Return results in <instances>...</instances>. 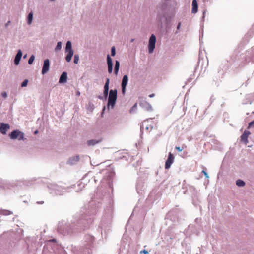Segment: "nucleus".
<instances>
[{
	"label": "nucleus",
	"instance_id": "obj_1",
	"mask_svg": "<svg viewBox=\"0 0 254 254\" xmlns=\"http://www.w3.org/2000/svg\"><path fill=\"white\" fill-rule=\"evenodd\" d=\"M117 91L116 90H111L109 92L108 105L114 107L117 100Z\"/></svg>",
	"mask_w": 254,
	"mask_h": 254
},
{
	"label": "nucleus",
	"instance_id": "obj_2",
	"mask_svg": "<svg viewBox=\"0 0 254 254\" xmlns=\"http://www.w3.org/2000/svg\"><path fill=\"white\" fill-rule=\"evenodd\" d=\"M65 52L67 53L65 57V60L67 62H69L73 55V50L72 49V44L69 41H68L66 44Z\"/></svg>",
	"mask_w": 254,
	"mask_h": 254
},
{
	"label": "nucleus",
	"instance_id": "obj_3",
	"mask_svg": "<svg viewBox=\"0 0 254 254\" xmlns=\"http://www.w3.org/2000/svg\"><path fill=\"white\" fill-rule=\"evenodd\" d=\"M10 138L12 139H18L19 140H23L24 134L21 131L18 130H15L11 132L9 135Z\"/></svg>",
	"mask_w": 254,
	"mask_h": 254
},
{
	"label": "nucleus",
	"instance_id": "obj_4",
	"mask_svg": "<svg viewBox=\"0 0 254 254\" xmlns=\"http://www.w3.org/2000/svg\"><path fill=\"white\" fill-rule=\"evenodd\" d=\"M156 37L154 34H152L149 38L148 45V51L149 53H152L155 46Z\"/></svg>",
	"mask_w": 254,
	"mask_h": 254
},
{
	"label": "nucleus",
	"instance_id": "obj_5",
	"mask_svg": "<svg viewBox=\"0 0 254 254\" xmlns=\"http://www.w3.org/2000/svg\"><path fill=\"white\" fill-rule=\"evenodd\" d=\"M174 157L173 155L170 152L168 155V157L165 162V169H168L170 168L171 165L174 162Z\"/></svg>",
	"mask_w": 254,
	"mask_h": 254
},
{
	"label": "nucleus",
	"instance_id": "obj_6",
	"mask_svg": "<svg viewBox=\"0 0 254 254\" xmlns=\"http://www.w3.org/2000/svg\"><path fill=\"white\" fill-rule=\"evenodd\" d=\"M10 129V126L8 124L1 123L0 127V132L2 134H6L7 130Z\"/></svg>",
	"mask_w": 254,
	"mask_h": 254
},
{
	"label": "nucleus",
	"instance_id": "obj_7",
	"mask_svg": "<svg viewBox=\"0 0 254 254\" xmlns=\"http://www.w3.org/2000/svg\"><path fill=\"white\" fill-rule=\"evenodd\" d=\"M50 61L49 59H46L44 61V64L42 70V74L46 73L49 70Z\"/></svg>",
	"mask_w": 254,
	"mask_h": 254
},
{
	"label": "nucleus",
	"instance_id": "obj_8",
	"mask_svg": "<svg viewBox=\"0 0 254 254\" xmlns=\"http://www.w3.org/2000/svg\"><path fill=\"white\" fill-rule=\"evenodd\" d=\"M128 82V76L126 75L123 76L122 81V92L124 93L125 92L126 87Z\"/></svg>",
	"mask_w": 254,
	"mask_h": 254
},
{
	"label": "nucleus",
	"instance_id": "obj_9",
	"mask_svg": "<svg viewBox=\"0 0 254 254\" xmlns=\"http://www.w3.org/2000/svg\"><path fill=\"white\" fill-rule=\"evenodd\" d=\"M250 133V131L245 130L243 134L241 136V140L246 144L248 142V137Z\"/></svg>",
	"mask_w": 254,
	"mask_h": 254
},
{
	"label": "nucleus",
	"instance_id": "obj_10",
	"mask_svg": "<svg viewBox=\"0 0 254 254\" xmlns=\"http://www.w3.org/2000/svg\"><path fill=\"white\" fill-rule=\"evenodd\" d=\"M102 139L101 138L98 139H91L87 141V144L88 146H92L100 143Z\"/></svg>",
	"mask_w": 254,
	"mask_h": 254
},
{
	"label": "nucleus",
	"instance_id": "obj_11",
	"mask_svg": "<svg viewBox=\"0 0 254 254\" xmlns=\"http://www.w3.org/2000/svg\"><path fill=\"white\" fill-rule=\"evenodd\" d=\"M107 64L108 66V72L109 73H111L113 70V63L112 59L109 55H108L107 56Z\"/></svg>",
	"mask_w": 254,
	"mask_h": 254
},
{
	"label": "nucleus",
	"instance_id": "obj_12",
	"mask_svg": "<svg viewBox=\"0 0 254 254\" xmlns=\"http://www.w3.org/2000/svg\"><path fill=\"white\" fill-rule=\"evenodd\" d=\"M22 55V51L20 50H19L17 54H16L15 59H14V63L16 65H18L19 64L20 60L21 58Z\"/></svg>",
	"mask_w": 254,
	"mask_h": 254
},
{
	"label": "nucleus",
	"instance_id": "obj_13",
	"mask_svg": "<svg viewBox=\"0 0 254 254\" xmlns=\"http://www.w3.org/2000/svg\"><path fill=\"white\" fill-rule=\"evenodd\" d=\"M67 73L65 72H64L62 73V75L60 76V78L59 79V83H65L67 81Z\"/></svg>",
	"mask_w": 254,
	"mask_h": 254
},
{
	"label": "nucleus",
	"instance_id": "obj_14",
	"mask_svg": "<svg viewBox=\"0 0 254 254\" xmlns=\"http://www.w3.org/2000/svg\"><path fill=\"white\" fill-rule=\"evenodd\" d=\"M144 125L145 126V129L148 132H150L153 128V123H149V121H147L145 123Z\"/></svg>",
	"mask_w": 254,
	"mask_h": 254
},
{
	"label": "nucleus",
	"instance_id": "obj_15",
	"mask_svg": "<svg viewBox=\"0 0 254 254\" xmlns=\"http://www.w3.org/2000/svg\"><path fill=\"white\" fill-rule=\"evenodd\" d=\"M80 159L79 155H76L71 157L68 160V163L70 164H73L79 161Z\"/></svg>",
	"mask_w": 254,
	"mask_h": 254
},
{
	"label": "nucleus",
	"instance_id": "obj_16",
	"mask_svg": "<svg viewBox=\"0 0 254 254\" xmlns=\"http://www.w3.org/2000/svg\"><path fill=\"white\" fill-rule=\"evenodd\" d=\"M192 7L191 12L192 13H196L198 11V4L197 1H192Z\"/></svg>",
	"mask_w": 254,
	"mask_h": 254
},
{
	"label": "nucleus",
	"instance_id": "obj_17",
	"mask_svg": "<svg viewBox=\"0 0 254 254\" xmlns=\"http://www.w3.org/2000/svg\"><path fill=\"white\" fill-rule=\"evenodd\" d=\"M119 67H120V63L118 61H116V63H115V69H114V73L116 75L118 74V71L119 70Z\"/></svg>",
	"mask_w": 254,
	"mask_h": 254
},
{
	"label": "nucleus",
	"instance_id": "obj_18",
	"mask_svg": "<svg viewBox=\"0 0 254 254\" xmlns=\"http://www.w3.org/2000/svg\"><path fill=\"white\" fill-rule=\"evenodd\" d=\"M33 20V12L31 11L29 13L27 17V23L28 24H30L32 23Z\"/></svg>",
	"mask_w": 254,
	"mask_h": 254
},
{
	"label": "nucleus",
	"instance_id": "obj_19",
	"mask_svg": "<svg viewBox=\"0 0 254 254\" xmlns=\"http://www.w3.org/2000/svg\"><path fill=\"white\" fill-rule=\"evenodd\" d=\"M236 184L239 187H243L245 185V183L244 181L240 179L237 180Z\"/></svg>",
	"mask_w": 254,
	"mask_h": 254
},
{
	"label": "nucleus",
	"instance_id": "obj_20",
	"mask_svg": "<svg viewBox=\"0 0 254 254\" xmlns=\"http://www.w3.org/2000/svg\"><path fill=\"white\" fill-rule=\"evenodd\" d=\"M110 80L109 78L106 79V81L105 84L104 85V90L109 91V85Z\"/></svg>",
	"mask_w": 254,
	"mask_h": 254
},
{
	"label": "nucleus",
	"instance_id": "obj_21",
	"mask_svg": "<svg viewBox=\"0 0 254 254\" xmlns=\"http://www.w3.org/2000/svg\"><path fill=\"white\" fill-rule=\"evenodd\" d=\"M62 48V42H58L57 43V45L55 48V51H59Z\"/></svg>",
	"mask_w": 254,
	"mask_h": 254
},
{
	"label": "nucleus",
	"instance_id": "obj_22",
	"mask_svg": "<svg viewBox=\"0 0 254 254\" xmlns=\"http://www.w3.org/2000/svg\"><path fill=\"white\" fill-rule=\"evenodd\" d=\"M34 58V56L32 55L28 60V64H31L33 62Z\"/></svg>",
	"mask_w": 254,
	"mask_h": 254
},
{
	"label": "nucleus",
	"instance_id": "obj_23",
	"mask_svg": "<svg viewBox=\"0 0 254 254\" xmlns=\"http://www.w3.org/2000/svg\"><path fill=\"white\" fill-rule=\"evenodd\" d=\"M79 61V56L77 55H75L74 56V63L77 64Z\"/></svg>",
	"mask_w": 254,
	"mask_h": 254
},
{
	"label": "nucleus",
	"instance_id": "obj_24",
	"mask_svg": "<svg viewBox=\"0 0 254 254\" xmlns=\"http://www.w3.org/2000/svg\"><path fill=\"white\" fill-rule=\"evenodd\" d=\"M28 82V81L27 79L24 80L21 84V87H26L27 85Z\"/></svg>",
	"mask_w": 254,
	"mask_h": 254
},
{
	"label": "nucleus",
	"instance_id": "obj_25",
	"mask_svg": "<svg viewBox=\"0 0 254 254\" xmlns=\"http://www.w3.org/2000/svg\"><path fill=\"white\" fill-rule=\"evenodd\" d=\"M116 54L115 47L114 46L112 47L111 48V55L112 56H114Z\"/></svg>",
	"mask_w": 254,
	"mask_h": 254
},
{
	"label": "nucleus",
	"instance_id": "obj_26",
	"mask_svg": "<svg viewBox=\"0 0 254 254\" xmlns=\"http://www.w3.org/2000/svg\"><path fill=\"white\" fill-rule=\"evenodd\" d=\"M2 214H3L4 215H9V214H12V213L10 211H8V210H3Z\"/></svg>",
	"mask_w": 254,
	"mask_h": 254
},
{
	"label": "nucleus",
	"instance_id": "obj_27",
	"mask_svg": "<svg viewBox=\"0 0 254 254\" xmlns=\"http://www.w3.org/2000/svg\"><path fill=\"white\" fill-rule=\"evenodd\" d=\"M140 254H148V252L145 250H143L140 251Z\"/></svg>",
	"mask_w": 254,
	"mask_h": 254
},
{
	"label": "nucleus",
	"instance_id": "obj_28",
	"mask_svg": "<svg viewBox=\"0 0 254 254\" xmlns=\"http://www.w3.org/2000/svg\"><path fill=\"white\" fill-rule=\"evenodd\" d=\"M1 96H2L3 98H6L7 97V93H6V92H2V93H1Z\"/></svg>",
	"mask_w": 254,
	"mask_h": 254
},
{
	"label": "nucleus",
	"instance_id": "obj_29",
	"mask_svg": "<svg viewBox=\"0 0 254 254\" xmlns=\"http://www.w3.org/2000/svg\"><path fill=\"white\" fill-rule=\"evenodd\" d=\"M253 126H254V120L249 124L248 128H250Z\"/></svg>",
	"mask_w": 254,
	"mask_h": 254
},
{
	"label": "nucleus",
	"instance_id": "obj_30",
	"mask_svg": "<svg viewBox=\"0 0 254 254\" xmlns=\"http://www.w3.org/2000/svg\"><path fill=\"white\" fill-rule=\"evenodd\" d=\"M175 149L179 152H181L183 150V148H181L179 146H176Z\"/></svg>",
	"mask_w": 254,
	"mask_h": 254
},
{
	"label": "nucleus",
	"instance_id": "obj_31",
	"mask_svg": "<svg viewBox=\"0 0 254 254\" xmlns=\"http://www.w3.org/2000/svg\"><path fill=\"white\" fill-rule=\"evenodd\" d=\"M108 91H107V90H104V96L106 98L108 96Z\"/></svg>",
	"mask_w": 254,
	"mask_h": 254
},
{
	"label": "nucleus",
	"instance_id": "obj_32",
	"mask_svg": "<svg viewBox=\"0 0 254 254\" xmlns=\"http://www.w3.org/2000/svg\"><path fill=\"white\" fill-rule=\"evenodd\" d=\"M202 173L205 175V176L206 178H208L209 177V176L208 175V174L207 173V172L205 170H202Z\"/></svg>",
	"mask_w": 254,
	"mask_h": 254
},
{
	"label": "nucleus",
	"instance_id": "obj_33",
	"mask_svg": "<svg viewBox=\"0 0 254 254\" xmlns=\"http://www.w3.org/2000/svg\"><path fill=\"white\" fill-rule=\"evenodd\" d=\"M180 26H181V23H180V22H179V23H178V26H177V29H178V30L180 29Z\"/></svg>",
	"mask_w": 254,
	"mask_h": 254
},
{
	"label": "nucleus",
	"instance_id": "obj_34",
	"mask_svg": "<svg viewBox=\"0 0 254 254\" xmlns=\"http://www.w3.org/2000/svg\"><path fill=\"white\" fill-rule=\"evenodd\" d=\"M154 96V94H151L150 95H149V97L151 98V97H153Z\"/></svg>",
	"mask_w": 254,
	"mask_h": 254
},
{
	"label": "nucleus",
	"instance_id": "obj_35",
	"mask_svg": "<svg viewBox=\"0 0 254 254\" xmlns=\"http://www.w3.org/2000/svg\"><path fill=\"white\" fill-rule=\"evenodd\" d=\"M137 107V104L135 103L134 106L132 107V109H133L134 108H136Z\"/></svg>",
	"mask_w": 254,
	"mask_h": 254
},
{
	"label": "nucleus",
	"instance_id": "obj_36",
	"mask_svg": "<svg viewBox=\"0 0 254 254\" xmlns=\"http://www.w3.org/2000/svg\"><path fill=\"white\" fill-rule=\"evenodd\" d=\"M37 203H38V204H43V203H44V202H43V201H41V202H37Z\"/></svg>",
	"mask_w": 254,
	"mask_h": 254
},
{
	"label": "nucleus",
	"instance_id": "obj_37",
	"mask_svg": "<svg viewBox=\"0 0 254 254\" xmlns=\"http://www.w3.org/2000/svg\"><path fill=\"white\" fill-rule=\"evenodd\" d=\"M133 41H134V39H132L131 40V42H133Z\"/></svg>",
	"mask_w": 254,
	"mask_h": 254
},
{
	"label": "nucleus",
	"instance_id": "obj_38",
	"mask_svg": "<svg viewBox=\"0 0 254 254\" xmlns=\"http://www.w3.org/2000/svg\"><path fill=\"white\" fill-rule=\"evenodd\" d=\"M37 132H38V131H37V130L35 131V133H37Z\"/></svg>",
	"mask_w": 254,
	"mask_h": 254
}]
</instances>
